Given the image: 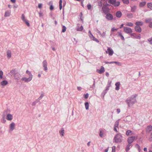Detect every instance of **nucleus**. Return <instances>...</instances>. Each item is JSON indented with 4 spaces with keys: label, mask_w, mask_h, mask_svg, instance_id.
Returning a JSON list of instances; mask_svg holds the SVG:
<instances>
[{
    "label": "nucleus",
    "mask_w": 152,
    "mask_h": 152,
    "mask_svg": "<svg viewBox=\"0 0 152 152\" xmlns=\"http://www.w3.org/2000/svg\"><path fill=\"white\" fill-rule=\"evenodd\" d=\"M136 94L133 95L131 96L128 98L126 101V102L128 105L129 107L130 108L137 102L136 97Z\"/></svg>",
    "instance_id": "nucleus-1"
},
{
    "label": "nucleus",
    "mask_w": 152,
    "mask_h": 152,
    "mask_svg": "<svg viewBox=\"0 0 152 152\" xmlns=\"http://www.w3.org/2000/svg\"><path fill=\"white\" fill-rule=\"evenodd\" d=\"M122 137L121 134H118L114 137V140L116 143H119L121 142Z\"/></svg>",
    "instance_id": "nucleus-2"
},
{
    "label": "nucleus",
    "mask_w": 152,
    "mask_h": 152,
    "mask_svg": "<svg viewBox=\"0 0 152 152\" xmlns=\"http://www.w3.org/2000/svg\"><path fill=\"white\" fill-rule=\"evenodd\" d=\"M7 112V110H5L3 112V114H2V118L1 119V123H2L3 124H5L6 122V120L5 119V117Z\"/></svg>",
    "instance_id": "nucleus-3"
},
{
    "label": "nucleus",
    "mask_w": 152,
    "mask_h": 152,
    "mask_svg": "<svg viewBox=\"0 0 152 152\" xmlns=\"http://www.w3.org/2000/svg\"><path fill=\"white\" fill-rule=\"evenodd\" d=\"M108 2L113 5L115 7L118 6L120 4L119 1H116V0H109Z\"/></svg>",
    "instance_id": "nucleus-4"
},
{
    "label": "nucleus",
    "mask_w": 152,
    "mask_h": 152,
    "mask_svg": "<svg viewBox=\"0 0 152 152\" xmlns=\"http://www.w3.org/2000/svg\"><path fill=\"white\" fill-rule=\"evenodd\" d=\"M124 31L125 33L127 34H131L132 32V29L131 28L127 27H124Z\"/></svg>",
    "instance_id": "nucleus-5"
},
{
    "label": "nucleus",
    "mask_w": 152,
    "mask_h": 152,
    "mask_svg": "<svg viewBox=\"0 0 152 152\" xmlns=\"http://www.w3.org/2000/svg\"><path fill=\"white\" fill-rule=\"evenodd\" d=\"M15 124L14 122H12L9 126L10 132L12 131L15 128Z\"/></svg>",
    "instance_id": "nucleus-6"
},
{
    "label": "nucleus",
    "mask_w": 152,
    "mask_h": 152,
    "mask_svg": "<svg viewBox=\"0 0 152 152\" xmlns=\"http://www.w3.org/2000/svg\"><path fill=\"white\" fill-rule=\"evenodd\" d=\"M135 138H137V137L134 136L129 137L127 139V142L128 143L131 144V143L133 142L135 139Z\"/></svg>",
    "instance_id": "nucleus-7"
},
{
    "label": "nucleus",
    "mask_w": 152,
    "mask_h": 152,
    "mask_svg": "<svg viewBox=\"0 0 152 152\" xmlns=\"http://www.w3.org/2000/svg\"><path fill=\"white\" fill-rule=\"evenodd\" d=\"M102 9L103 11V12L105 13H107L109 12V9L108 8V7H107V6H106V4L103 5V6L102 7Z\"/></svg>",
    "instance_id": "nucleus-8"
},
{
    "label": "nucleus",
    "mask_w": 152,
    "mask_h": 152,
    "mask_svg": "<svg viewBox=\"0 0 152 152\" xmlns=\"http://www.w3.org/2000/svg\"><path fill=\"white\" fill-rule=\"evenodd\" d=\"M42 66L44 68V70L45 71L47 72L48 69L47 67L48 63L46 60H44L42 62Z\"/></svg>",
    "instance_id": "nucleus-9"
},
{
    "label": "nucleus",
    "mask_w": 152,
    "mask_h": 152,
    "mask_svg": "<svg viewBox=\"0 0 152 152\" xmlns=\"http://www.w3.org/2000/svg\"><path fill=\"white\" fill-rule=\"evenodd\" d=\"M6 118L7 120L8 121H11L13 118V116L12 115L10 114V113H8L6 114Z\"/></svg>",
    "instance_id": "nucleus-10"
},
{
    "label": "nucleus",
    "mask_w": 152,
    "mask_h": 152,
    "mask_svg": "<svg viewBox=\"0 0 152 152\" xmlns=\"http://www.w3.org/2000/svg\"><path fill=\"white\" fill-rule=\"evenodd\" d=\"M32 77H29L28 78H26V77H23L21 78V80L24 81L26 83H28L32 79Z\"/></svg>",
    "instance_id": "nucleus-11"
},
{
    "label": "nucleus",
    "mask_w": 152,
    "mask_h": 152,
    "mask_svg": "<svg viewBox=\"0 0 152 152\" xmlns=\"http://www.w3.org/2000/svg\"><path fill=\"white\" fill-rule=\"evenodd\" d=\"M105 18L108 20H113V17L111 14L107 13L106 15Z\"/></svg>",
    "instance_id": "nucleus-12"
},
{
    "label": "nucleus",
    "mask_w": 152,
    "mask_h": 152,
    "mask_svg": "<svg viewBox=\"0 0 152 152\" xmlns=\"http://www.w3.org/2000/svg\"><path fill=\"white\" fill-rule=\"evenodd\" d=\"M105 71L104 68L103 66H101L100 69H97V72L99 74H101L104 73Z\"/></svg>",
    "instance_id": "nucleus-13"
},
{
    "label": "nucleus",
    "mask_w": 152,
    "mask_h": 152,
    "mask_svg": "<svg viewBox=\"0 0 152 152\" xmlns=\"http://www.w3.org/2000/svg\"><path fill=\"white\" fill-rule=\"evenodd\" d=\"M107 50L109 55L110 56H112L114 53V52L113 50L110 48L108 47Z\"/></svg>",
    "instance_id": "nucleus-14"
},
{
    "label": "nucleus",
    "mask_w": 152,
    "mask_h": 152,
    "mask_svg": "<svg viewBox=\"0 0 152 152\" xmlns=\"http://www.w3.org/2000/svg\"><path fill=\"white\" fill-rule=\"evenodd\" d=\"M14 76L16 80H18L21 76V75L20 74L16 72L15 73Z\"/></svg>",
    "instance_id": "nucleus-15"
},
{
    "label": "nucleus",
    "mask_w": 152,
    "mask_h": 152,
    "mask_svg": "<svg viewBox=\"0 0 152 152\" xmlns=\"http://www.w3.org/2000/svg\"><path fill=\"white\" fill-rule=\"evenodd\" d=\"M134 28L135 31L138 32L140 33L141 31V28L139 26H136Z\"/></svg>",
    "instance_id": "nucleus-16"
},
{
    "label": "nucleus",
    "mask_w": 152,
    "mask_h": 152,
    "mask_svg": "<svg viewBox=\"0 0 152 152\" xmlns=\"http://www.w3.org/2000/svg\"><path fill=\"white\" fill-rule=\"evenodd\" d=\"M122 14L121 12L119 11H117L115 13V15L117 18H120L121 17Z\"/></svg>",
    "instance_id": "nucleus-17"
},
{
    "label": "nucleus",
    "mask_w": 152,
    "mask_h": 152,
    "mask_svg": "<svg viewBox=\"0 0 152 152\" xmlns=\"http://www.w3.org/2000/svg\"><path fill=\"white\" fill-rule=\"evenodd\" d=\"M126 135L128 136L131 135L132 134H134L132 131L129 130H128L126 131Z\"/></svg>",
    "instance_id": "nucleus-18"
},
{
    "label": "nucleus",
    "mask_w": 152,
    "mask_h": 152,
    "mask_svg": "<svg viewBox=\"0 0 152 152\" xmlns=\"http://www.w3.org/2000/svg\"><path fill=\"white\" fill-rule=\"evenodd\" d=\"M120 82H118L115 83V86L116 88L115 89L117 91H118L120 89Z\"/></svg>",
    "instance_id": "nucleus-19"
},
{
    "label": "nucleus",
    "mask_w": 152,
    "mask_h": 152,
    "mask_svg": "<svg viewBox=\"0 0 152 152\" xmlns=\"http://www.w3.org/2000/svg\"><path fill=\"white\" fill-rule=\"evenodd\" d=\"M11 50H8L7 51V58L8 59H10L11 57Z\"/></svg>",
    "instance_id": "nucleus-20"
},
{
    "label": "nucleus",
    "mask_w": 152,
    "mask_h": 152,
    "mask_svg": "<svg viewBox=\"0 0 152 152\" xmlns=\"http://www.w3.org/2000/svg\"><path fill=\"white\" fill-rule=\"evenodd\" d=\"M152 130V126H148L146 129V132L149 133Z\"/></svg>",
    "instance_id": "nucleus-21"
},
{
    "label": "nucleus",
    "mask_w": 152,
    "mask_h": 152,
    "mask_svg": "<svg viewBox=\"0 0 152 152\" xmlns=\"http://www.w3.org/2000/svg\"><path fill=\"white\" fill-rule=\"evenodd\" d=\"M135 24L137 26H142L143 25V23L142 21H137L135 23Z\"/></svg>",
    "instance_id": "nucleus-22"
},
{
    "label": "nucleus",
    "mask_w": 152,
    "mask_h": 152,
    "mask_svg": "<svg viewBox=\"0 0 152 152\" xmlns=\"http://www.w3.org/2000/svg\"><path fill=\"white\" fill-rule=\"evenodd\" d=\"M131 12H134L136 11L137 9V6H131Z\"/></svg>",
    "instance_id": "nucleus-23"
},
{
    "label": "nucleus",
    "mask_w": 152,
    "mask_h": 152,
    "mask_svg": "<svg viewBox=\"0 0 152 152\" xmlns=\"http://www.w3.org/2000/svg\"><path fill=\"white\" fill-rule=\"evenodd\" d=\"M83 29V26H81L80 27H79L78 26H77L76 28V30L77 31H81Z\"/></svg>",
    "instance_id": "nucleus-24"
},
{
    "label": "nucleus",
    "mask_w": 152,
    "mask_h": 152,
    "mask_svg": "<svg viewBox=\"0 0 152 152\" xmlns=\"http://www.w3.org/2000/svg\"><path fill=\"white\" fill-rule=\"evenodd\" d=\"M118 36L120 37L122 40H124V36L122 35V33L120 32H118Z\"/></svg>",
    "instance_id": "nucleus-25"
},
{
    "label": "nucleus",
    "mask_w": 152,
    "mask_h": 152,
    "mask_svg": "<svg viewBox=\"0 0 152 152\" xmlns=\"http://www.w3.org/2000/svg\"><path fill=\"white\" fill-rule=\"evenodd\" d=\"M11 11L10 10L7 11L5 12L4 16L6 17L9 16L10 15Z\"/></svg>",
    "instance_id": "nucleus-26"
},
{
    "label": "nucleus",
    "mask_w": 152,
    "mask_h": 152,
    "mask_svg": "<svg viewBox=\"0 0 152 152\" xmlns=\"http://www.w3.org/2000/svg\"><path fill=\"white\" fill-rule=\"evenodd\" d=\"M1 85L2 86H5L8 84V82L6 80H4L1 82Z\"/></svg>",
    "instance_id": "nucleus-27"
},
{
    "label": "nucleus",
    "mask_w": 152,
    "mask_h": 152,
    "mask_svg": "<svg viewBox=\"0 0 152 152\" xmlns=\"http://www.w3.org/2000/svg\"><path fill=\"white\" fill-rule=\"evenodd\" d=\"M104 131L103 130H100L99 133V135L101 137H103Z\"/></svg>",
    "instance_id": "nucleus-28"
},
{
    "label": "nucleus",
    "mask_w": 152,
    "mask_h": 152,
    "mask_svg": "<svg viewBox=\"0 0 152 152\" xmlns=\"http://www.w3.org/2000/svg\"><path fill=\"white\" fill-rule=\"evenodd\" d=\"M147 6L148 8L152 10V2L148 3L147 4Z\"/></svg>",
    "instance_id": "nucleus-29"
},
{
    "label": "nucleus",
    "mask_w": 152,
    "mask_h": 152,
    "mask_svg": "<svg viewBox=\"0 0 152 152\" xmlns=\"http://www.w3.org/2000/svg\"><path fill=\"white\" fill-rule=\"evenodd\" d=\"M146 4V2L145 1H142L141 2L140 4V6L141 7H142L144 6Z\"/></svg>",
    "instance_id": "nucleus-30"
},
{
    "label": "nucleus",
    "mask_w": 152,
    "mask_h": 152,
    "mask_svg": "<svg viewBox=\"0 0 152 152\" xmlns=\"http://www.w3.org/2000/svg\"><path fill=\"white\" fill-rule=\"evenodd\" d=\"M26 74L28 75L29 77H31L33 78V75L28 70H27L26 71Z\"/></svg>",
    "instance_id": "nucleus-31"
},
{
    "label": "nucleus",
    "mask_w": 152,
    "mask_h": 152,
    "mask_svg": "<svg viewBox=\"0 0 152 152\" xmlns=\"http://www.w3.org/2000/svg\"><path fill=\"white\" fill-rule=\"evenodd\" d=\"M64 130L63 129H62V130L61 131H59V133L62 136H64Z\"/></svg>",
    "instance_id": "nucleus-32"
},
{
    "label": "nucleus",
    "mask_w": 152,
    "mask_h": 152,
    "mask_svg": "<svg viewBox=\"0 0 152 152\" xmlns=\"http://www.w3.org/2000/svg\"><path fill=\"white\" fill-rule=\"evenodd\" d=\"M118 28H115L114 27L111 30V34L110 35H111L113 34V32L114 31H117Z\"/></svg>",
    "instance_id": "nucleus-33"
},
{
    "label": "nucleus",
    "mask_w": 152,
    "mask_h": 152,
    "mask_svg": "<svg viewBox=\"0 0 152 152\" xmlns=\"http://www.w3.org/2000/svg\"><path fill=\"white\" fill-rule=\"evenodd\" d=\"M127 16L129 18H131L133 17V14L132 13H128L127 15Z\"/></svg>",
    "instance_id": "nucleus-34"
},
{
    "label": "nucleus",
    "mask_w": 152,
    "mask_h": 152,
    "mask_svg": "<svg viewBox=\"0 0 152 152\" xmlns=\"http://www.w3.org/2000/svg\"><path fill=\"white\" fill-rule=\"evenodd\" d=\"M132 146V145L131 144H129L128 145H127L126 146V151H129V150L130 149L129 147H130Z\"/></svg>",
    "instance_id": "nucleus-35"
},
{
    "label": "nucleus",
    "mask_w": 152,
    "mask_h": 152,
    "mask_svg": "<svg viewBox=\"0 0 152 152\" xmlns=\"http://www.w3.org/2000/svg\"><path fill=\"white\" fill-rule=\"evenodd\" d=\"M119 123V120H117L115 122L114 127H118Z\"/></svg>",
    "instance_id": "nucleus-36"
},
{
    "label": "nucleus",
    "mask_w": 152,
    "mask_h": 152,
    "mask_svg": "<svg viewBox=\"0 0 152 152\" xmlns=\"http://www.w3.org/2000/svg\"><path fill=\"white\" fill-rule=\"evenodd\" d=\"M21 19L23 21H25L27 20L25 16L23 14H22L21 17Z\"/></svg>",
    "instance_id": "nucleus-37"
},
{
    "label": "nucleus",
    "mask_w": 152,
    "mask_h": 152,
    "mask_svg": "<svg viewBox=\"0 0 152 152\" xmlns=\"http://www.w3.org/2000/svg\"><path fill=\"white\" fill-rule=\"evenodd\" d=\"M85 108L86 110H87L89 108V103L88 102H86L85 103Z\"/></svg>",
    "instance_id": "nucleus-38"
},
{
    "label": "nucleus",
    "mask_w": 152,
    "mask_h": 152,
    "mask_svg": "<svg viewBox=\"0 0 152 152\" xmlns=\"http://www.w3.org/2000/svg\"><path fill=\"white\" fill-rule=\"evenodd\" d=\"M126 25L132 27L133 26V24L131 22H127Z\"/></svg>",
    "instance_id": "nucleus-39"
},
{
    "label": "nucleus",
    "mask_w": 152,
    "mask_h": 152,
    "mask_svg": "<svg viewBox=\"0 0 152 152\" xmlns=\"http://www.w3.org/2000/svg\"><path fill=\"white\" fill-rule=\"evenodd\" d=\"M62 0H60L59 2V9L60 10H61L62 8Z\"/></svg>",
    "instance_id": "nucleus-40"
},
{
    "label": "nucleus",
    "mask_w": 152,
    "mask_h": 152,
    "mask_svg": "<svg viewBox=\"0 0 152 152\" xmlns=\"http://www.w3.org/2000/svg\"><path fill=\"white\" fill-rule=\"evenodd\" d=\"M44 96V94H41L40 96L37 99V101H39V100L41 99Z\"/></svg>",
    "instance_id": "nucleus-41"
},
{
    "label": "nucleus",
    "mask_w": 152,
    "mask_h": 152,
    "mask_svg": "<svg viewBox=\"0 0 152 152\" xmlns=\"http://www.w3.org/2000/svg\"><path fill=\"white\" fill-rule=\"evenodd\" d=\"M92 39V40H93L94 41H95L97 43H99V41L98 39H97L95 38L94 36L92 37V39Z\"/></svg>",
    "instance_id": "nucleus-42"
},
{
    "label": "nucleus",
    "mask_w": 152,
    "mask_h": 152,
    "mask_svg": "<svg viewBox=\"0 0 152 152\" xmlns=\"http://www.w3.org/2000/svg\"><path fill=\"white\" fill-rule=\"evenodd\" d=\"M145 22L146 23H150V22L151 20V18H148V19H146L145 20Z\"/></svg>",
    "instance_id": "nucleus-43"
},
{
    "label": "nucleus",
    "mask_w": 152,
    "mask_h": 152,
    "mask_svg": "<svg viewBox=\"0 0 152 152\" xmlns=\"http://www.w3.org/2000/svg\"><path fill=\"white\" fill-rule=\"evenodd\" d=\"M123 2L125 4H128L129 3V0H122Z\"/></svg>",
    "instance_id": "nucleus-44"
},
{
    "label": "nucleus",
    "mask_w": 152,
    "mask_h": 152,
    "mask_svg": "<svg viewBox=\"0 0 152 152\" xmlns=\"http://www.w3.org/2000/svg\"><path fill=\"white\" fill-rule=\"evenodd\" d=\"M16 72H15V71H14V70H11L10 73V74L12 75H15V73Z\"/></svg>",
    "instance_id": "nucleus-45"
},
{
    "label": "nucleus",
    "mask_w": 152,
    "mask_h": 152,
    "mask_svg": "<svg viewBox=\"0 0 152 152\" xmlns=\"http://www.w3.org/2000/svg\"><path fill=\"white\" fill-rule=\"evenodd\" d=\"M66 27L64 26H62V32H65L66 31Z\"/></svg>",
    "instance_id": "nucleus-46"
},
{
    "label": "nucleus",
    "mask_w": 152,
    "mask_h": 152,
    "mask_svg": "<svg viewBox=\"0 0 152 152\" xmlns=\"http://www.w3.org/2000/svg\"><path fill=\"white\" fill-rule=\"evenodd\" d=\"M107 91L106 89H105V90H104L102 93V95H103V97H104V95L106 94L107 93Z\"/></svg>",
    "instance_id": "nucleus-47"
},
{
    "label": "nucleus",
    "mask_w": 152,
    "mask_h": 152,
    "mask_svg": "<svg viewBox=\"0 0 152 152\" xmlns=\"http://www.w3.org/2000/svg\"><path fill=\"white\" fill-rule=\"evenodd\" d=\"M148 40L150 44L152 45V37L149 38L148 39Z\"/></svg>",
    "instance_id": "nucleus-48"
},
{
    "label": "nucleus",
    "mask_w": 152,
    "mask_h": 152,
    "mask_svg": "<svg viewBox=\"0 0 152 152\" xmlns=\"http://www.w3.org/2000/svg\"><path fill=\"white\" fill-rule=\"evenodd\" d=\"M24 22L29 27L30 26V24L28 22V21L27 20L24 21Z\"/></svg>",
    "instance_id": "nucleus-49"
},
{
    "label": "nucleus",
    "mask_w": 152,
    "mask_h": 152,
    "mask_svg": "<svg viewBox=\"0 0 152 152\" xmlns=\"http://www.w3.org/2000/svg\"><path fill=\"white\" fill-rule=\"evenodd\" d=\"M106 33L105 32H104L102 34H101L100 36L101 37H104L105 36Z\"/></svg>",
    "instance_id": "nucleus-50"
},
{
    "label": "nucleus",
    "mask_w": 152,
    "mask_h": 152,
    "mask_svg": "<svg viewBox=\"0 0 152 152\" xmlns=\"http://www.w3.org/2000/svg\"><path fill=\"white\" fill-rule=\"evenodd\" d=\"M116 147L115 146H114L112 148V152H115Z\"/></svg>",
    "instance_id": "nucleus-51"
},
{
    "label": "nucleus",
    "mask_w": 152,
    "mask_h": 152,
    "mask_svg": "<svg viewBox=\"0 0 152 152\" xmlns=\"http://www.w3.org/2000/svg\"><path fill=\"white\" fill-rule=\"evenodd\" d=\"M131 36L133 38H136V35L134 33L132 34H131Z\"/></svg>",
    "instance_id": "nucleus-52"
},
{
    "label": "nucleus",
    "mask_w": 152,
    "mask_h": 152,
    "mask_svg": "<svg viewBox=\"0 0 152 152\" xmlns=\"http://www.w3.org/2000/svg\"><path fill=\"white\" fill-rule=\"evenodd\" d=\"M3 72L2 71L0 70V78L1 79L2 78Z\"/></svg>",
    "instance_id": "nucleus-53"
},
{
    "label": "nucleus",
    "mask_w": 152,
    "mask_h": 152,
    "mask_svg": "<svg viewBox=\"0 0 152 152\" xmlns=\"http://www.w3.org/2000/svg\"><path fill=\"white\" fill-rule=\"evenodd\" d=\"M111 62H112V64L115 63V64H118L119 65H121L120 63V62H118L112 61Z\"/></svg>",
    "instance_id": "nucleus-54"
},
{
    "label": "nucleus",
    "mask_w": 152,
    "mask_h": 152,
    "mask_svg": "<svg viewBox=\"0 0 152 152\" xmlns=\"http://www.w3.org/2000/svg\"><path fill=\"white\" fill-rule=\"evenodd\" d=\"M39 101H37V100L34 102L32 104V106H35L37 103Z\"/></svg>",
    "instance_id": "nucleus-55"
},
{
    "label": "nucleus",
    "mask_w": 152,
    "mask_h": 152,
    "mask_svg": "<svg viewBox=\"0 0 152 152\" xmlns=\"http://www.w3.org/2000/svg\"><path fill=\"white\" fill-rule=\"evenodd\" d=\"M88 35L91 39L92 37H94L92 33H91V34H89Z\"/></svg>",
    "instance_id": "nucleus-56"
},
{
    "label": "nucleus",
    "mask_w": 152,
    "mask_h": 152,
    "mask_svg": "<svg viewBox=\"0 0 152 152\" xmlns=\"http://www.w3.org/2000/svg\"><path fill=\"white\" fill-rule=\"evenodd\" d=\"M42 4H39L38 5V7L39 8H42Z\"/></svg>",
    "instance_id": "nucleus-57"
},
{
    "label": "nucleus",
    "mask_w": 152,
    "mask_h": 152,
    "mask_svg": "<svg viewBox=\"0 0 152 152\" xmlns=\"http://www.w3.org/2000/svg\"><path fill=\"white\" fill-rule=\"evenodd\" d=\"M87 7L88 10H90L91 8V5L90 4H88L87 5Z\"/></svg>",
    "instance_id": "nucleus-58"
},
{
    "label": "nucleus",
    "mask_w": 152,
    "mask_h": 152,
    "mask_svg": "<svg viewBox=\"0 0 152 152\" xmlns=\"http://www.w3.org/2000/svg\"><path fill=\"white\" fill-rule=\"evenodd\" d=\"M95 81L94 80L93 84V85L92 86V87L91 88H93V89H94L95 88Z\"/></svg>",
    "instance_id": "nucleus-59"
},
{
    "label": "nucleus",
    "mask_w": 152,
    "mask_h": 152,
    "mask_svg": "<svg viewBox=\"0 0 152 152\" xmlns=\"http://www.w3.org/2000/svg\"><path fill=\"white\" fill-rule=\"evenodd\" d=\"M53 9H54L53 6L52 5H51L50 6V10H52Z\"/></svg>",
    "instance_id": "nucleus-60"
},
{
    "label": "nucleus",
    "mask_w": 152,
    "mask_h": 152,
    "mask_svg": "<svg viewBox=\"0 0 152 152\" xmlns=\"http://www.w3.org/2000/svg\"><path fill=\"white\" fill-rule=\"evenodd\" d=\"M85 98L86 99H87L88 97V94L87 93L86 94H85Z\"/></svg>",
    "instance_id": "nucleus-61"
},
{
    "label": "nucleus",
    "mask_w": 152,
    "mask_h": 152,
    "mask_svg": "<svg viewBox=\"0 0 152 152\" xmlns=\"http://www.w3.org/2000/svg\"><path fill=\"white\" fill-rule=\"evenodd\" d=\"M111 81L108 82L107 86H108L109 87H110L111 86Z\"/></svg>",
    "instance_id": "nucleus-62"
},
{
    "label": "nucleus",
    "mask_w": 152,
    "mask_h": 152,
    "mask_svg": "<svg viewBox=\"0 0 152 152\" xmlns=\"http://www.w3.org/2000/svg\"><path fill=\"white\" fill-rule=\"evenodd\" d=\"M121 112V110L120 109L118 108L117 110V112L118 114H119Z\"/></svg>",
    "instance_id": "nucleus-63"
},
{
    "label": "nucleus",
    "mask_w": 152,
    "mask_h": 152,
    "mask_svg": "<svg viewBox=\"0 0 152 152\" xmlns=\"http://www.w3.org/2000/svg\"><path fill=\"white\" fill-rule=\"evenodd\" d=\"M149 26L150 28H152V22L150 23Z\"/></svg>",
    "instance_id": "nucleus-64"
}]
</instances>
